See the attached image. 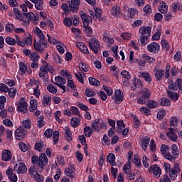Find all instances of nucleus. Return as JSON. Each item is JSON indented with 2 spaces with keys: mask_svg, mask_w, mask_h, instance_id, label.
Returning a JSON list of instances; mask_svg holds the SVG:
<instances>
[{
  "mask_svg": "<svg viewBox=\"0 0 182 182\" xmlns=\"http://www.w3.org/2000/svg\"><path fill=\"white\" fill-rule=\"evenodd\" d=\"M29 58L31 62H39V54L36 52H32Z\"/></svg>",
  "mask_w": 182,
  "mask_h": 182,
  "instance_id": "37",
  "label": "nucleus"
},
{
  "mask_svg": "<svg viewBox=\"0 0 182 182\" xmlns=\"http://www.w3.org/2000/svg\"><path fill=\"white\" fill-rule=\"evenodd\" d=\"M121 75L124 79H127V80H130L132 78V75H130V73L126 70H122L121 72Z\"/></svg>",
  "mask_w": 182,
  "mask_h": 182,
  "instance_id": "57",
  "label": "nucleus"
},
{
  "mask_svg": "<svg viewBox=\"0 0 182 182\" xmlns=\"http://www.w3.org/2000/svg\"><path fill=\"white\" fill-rule=\"evenodd\" d=\"M49 161V159H48V157H46V155L45 154H41V156L38 157V162L36 165V170H38L39 173H42L43 171V168L45 166L48 164V162Z\"/></svg>",
  "mask_w": 182,
  "mask_h": 182,
  "instance_id": "1",
  "label": "nucleus"
},
{
  "mask_svg": "<svg viewBox=\"0 0 182 182\" xmlns=\"http://www.w3.org/2000/svg\"><path fill=\"white\" fill-rule=\"evenodd\" d=\"M17 110L21 113H28V103L25 97L20 98L19 101L16 102Z\"/></svg>",
  "mask_w": 182,
  "mask_h": 182,
  "instance_id": "2",
  "label": "nucleus"
},
{
  "mask_svg": "<svg viewBox=\"0 0 182 182\" xmlns=\"http://www.w3.org/2000/svg\"><path fill=\"white\" fill-rule=\"evenodd\" d=\"M33 46L35 50H37V52H40L41 53H43V50H45L44 48H47L48 44L46 43H42L41 41H35Z\"/></svg>",
  "mask_w": 182,
  "mask_h": 182,
  "instance_id": "11",
  "label": "nucleus"
},
{
  "mask_svg": "<svg viewBox=\"0 0 182 182\" xmlns=\"http://www.w3.org/2000/svg\"><path fill=\"white\" fill-rule=\"evenodd\" d=\"M54 85L57 86H62V85H66V80L60 76H57L55 77Z\"/></svg>",
  "mask_w": 182,
  "mask_h": 182,
  "instance_id": "25",
  "label": "nucleus"
},
{
  "mask_svg": "<svg viewBox=\"0 0 182 182\" xmlns=\"http://www.w3.org/2000/svg\"><path fill=\"white\" fill-rule=\"evenodd\" d=\"M169 132L166 134L167 137L170 139V140H172V141H177V134L174 133V129L173 128H168Z\"/></svg>",
  "mask_w": 182,
  "mask_h": 182,
  "instance_id": "20",
  "label": "nucleus"
},
{
  "mask_svg": "<svg viewBox=\"0 0 182 182\" xmlns=\"http://www.w3.org/2000/svg\"><path fill=\"white\" fill-rule=\"evenodd\" d=\"M132 83L135 87H138L139 89H140V87H143V82H141V80L139 79H134Z\"/></svg>",
  "mask_w": 182,
  "mask_h": 182,
  "instance_id": "47",
  "label": "nucleus"
},
{
  "mask_svg": "<svg viewBox=\"0 0 182 182\" xmlns=\"http://www.w3.org/2000/svg\"><path fill=\"white\" fill-rule=\"evenodd\" d=\"M168 10V6H167V4L162 1L160 4V6L159 7V11L161 12V14H167V11Z\"/></svg>",
  "mask_w": 182,
  "mask_h": 182,
  "instance_id": "28",
  "label": "nucleus"
},
{
  "mask_svg": "<svg viewBox=\"0 0 182 182\" xmlns=\"http://www.w3.org/2000/svg\"><path fill=\"white\" fill-rule=\"evenodd\" d=\"M6 174L8 176L10 181H18V176H16V174L14 173V169H12V167H9V168L6 171Z\"/></svg>",
  "mask_w": 182,
  "mask_h": 182,
  "instance_id": "14",
  "label": "nucleus"
},
{
  "mask_svg": "<svg viewBox=\"0 0 182 182\" xmlns=\"http://www.w3.org/2000/svg\"><path fill=\"white\" fill-rule=\"evenodd\" d=\"M23 16H26V19H28L30 22L32 21L33 23L37 25L39 23V17H36L33 12H29L28 14H23Z\"/></svg>",
  "mask_w": 182,
  "mask_h": 182,
  "instance_id": "12",
  "label": "nucleus"
},
{
  "mask_svg": "<svg viewBox=\"0 0 182 182\" xmlns=\"http://www.w3.org/2000/svg\"><path fill=\"white\" fill-rule=\"evenodd\" d=\"M8 93H9V97H11V99H15V96H16V93H18V90H16V88L11 87L9 89Z\"/></svg>",
  "mask_w": 182,
  "mask_h": 182,
  "instance_id": "34",
  "label": "nucleus"
},
{
  "mask_svg": "<svg viewBox=\"0 0 182 182\" xmlns=\"http://www.w3.org/2000/svg\"><path fill=\"white\" fill-rule=\"evenodd\" d=\"M18 146H19L21 151H23L24 153H25V151H27L28 149H31V146L26 145V144H25L22 141L18 143Z\"/></svg>",
  "mask_w": 182,
  "mask_h": 182,
  "instance_id": "38",
  "label": "nucleus"
},
{
  "mask_svg": "<svg viewBox=\"0 0 182 182\" xmlns=\"http://www.w3.org/2000/svg\"><path fill=\"white\" fill-rule=\"evenodd\" d=\"M38 171H38V169H35L33 168H29V173L32 174V176H33L35 180L37 182H43V177L41 176V174H38Z\"/></svg>",
  "mask_w": 182,
  "mask_h": 182,
  "instance_id": "13",
  "label": "nucleus"
},
{
  "mask_svg": "<svg viewBox=\"0 0 182 182\" xmlns=\"http://www.w3.org/2000/svg\"><path fill=\"white\" fill-rule=\"evenodd\" d=\"M45 117H43V116H40L38 118V121H37V124L38 127H43V126H45V122H44Z\"/></svg>",
  "mask_w": 182,
  "mask_h": 182,
  "instance_id": "52",
  "label": "nucleus"
},
{
  "mask_svg": "<svg viewBox=\"0 0 182 182\" xmlns=\"http://www.w3.org/2000/svg\"><path fill=\"white\" fill-rule=\"evenodd\" d=\"M149 143H150V137L144 136L141 141V147L144 151L147 150V147L149 146Z\"/></svg>",
  "mask_w": 182,
  "mask_h": 182,
  "instance_id": "21",
  "label": "nucleus"
},
{
  "mask_svg": "<svg viewBox=\"0 0 182 182\" xmlns=\"http://www.w3.org/2000/svg\"><path fill=\"white\" fill-rule=\"evenodd\" d=\"M84 133L86 137H90V136H92V133H93V131L92 130V128H90V127L87 126L84 128Z\"/></svg>",
  "mask_w": 182,
  "mask_h": 182,
  "instance_id": "46",
  "label": "nucleus"
},
{
  "mask_svg": "<svg viewBox=\"0 0 182 182\" xmlns=\"http://www.w3.org/2000/svg\"><path fill=\"white\" fill-rule=\"evenodd\" d=\"M154 75L156 79V80H161L163 79V77L164 76V70H157L154 69Z\"/></svg>",
  "mask_w": 182,
  "mask_h": 182,
  "instance_id": "24",
  "label": "nucleus"
},
{
  "mask_svg": "<svg viewBox=\"0 0 182 182\" xmlns=\"http://www.w3.org/2000/svg\"><path fill=\"white\" fill-rule=\"evenodd\" d=\"M5 103H6V97L0 96V110L5 107Z\"/></svg>",
  "mask_w": 182,
  "mask_h": 182,
  "instance_id": "54",
  "label": "nucleus"
},
{
  "mask_svg": "<svg viewBox=\"0 0 182 182\" xmlns=\"http://www.w3.org/2000/svg\"><path fill=\"white\" fill-rule=\"evenodd\" d=\"M71 126L74 128L77 127L80 124V119L77 117H73L70 120Z\"/></svg>",
  "mask_w": 182,
  "mask_h": 182,
  "instance_id": "36",
  "label": "nucleus"
},
{
  "mask_svg": "<svg viewBox=\"0 0 182 182\" xmlns=\"http://www.w3.org/2000/svg\"><path fill=\"white\" fill-rule=\"evenodd\" d=\"M6 43H7V45H10L11 46H14V45L16 43V41L14 38L8 36L6 38Z\"/></svg>",
  "mask_w": 182,
  "mask_h": 182,
  "instance_id": "44",
  "label": "nucleus"
},
{
  "mask_svg": "<svg viewBox=\"0 0 182 182\" xmlns=\"http://www.w3.org/2000/svg\"><path fill=\"white\" fill-rule=\"evenodd\" d=\"M105 126V124L102 119H95L92 124V128L97 132H100V129H103Z\"/></svg>",
  "mask_w": 182,
  "mask_h": 182,
  "instance_id": "8",
  "label": "nucleus"
},
{
  "mask_svg": "<svg viewBox=\"0 0 182 182\" xmlns=\"http://www.w3.org/2000/svg\"><path fill=\"white\" fill-rule=\"evenodd\" d=\"M168 146L163 144L161 147V152L164 156L165 159H166V160H167V158L166 156H167V154H170V152H168Z\"/></svg>",
  "mask_w": 182,
  "mask_h": 182,
  "instance_id": "39",
  "label": "nucleus"
},
{
  "mask_svg": "<svg viewBox=\"0 0 182 182\" xmlns=\"http://www.w3.org/2000/svg\"><path fill=\"white\" fill-rule=\"evenodd\" d=\"M75 76L77 79L78 82H80V83H82V85L85 83V81H83V76H85L84 73H75Z\"/></svg>",
  "mask_w": 182,
  "mask_h": 182,
  "instance_id": "40",
  "label": "nucleus"
},
{
  "mask_svg": "<svg viewBox=\"0 0 182 182\" xmlns=\"http://www.w3.org/2000/svg\"><path fill=\"white\" fill-rule=\"evenodd\" d=\"M161 45L164 50H168L170 49V45H168V43L166 40H162Z\"/></svg>",
  "mask_w": 182,
  "mask_h": 182,
  "instance_id": "61",
  "label": "nucleus"
},
{
  "mask_svg": "<svg viewBox=\"0 0 182 182\" xmlns=\"http://www.w3.org/2000/svg\"><path fill=\"white\" fill-rule=\"evenodd\" d=\"M70 112H72V113L74 114V116H78V117H81L80 111H79V109L77 107H71Z\"/></svg>",
  "mask_w": 182,
  "mask_h": 182,
  "instance_id": "48",
  "label": "nucleus"
},
{
  "mask_svg": "<svg viewBox=\"0 0 182 182\" xmlns=\"http://www.w3.org/2000/svg\"><path fill=\"white\" fill-rule=\"evenodd\" d=\"M22 125L25 129H31V119H26L23 121Z\"/></svg>",
  "mask_w": 182,
  "mask_h": 182,
  "instance_id": "63",
  "label": "nucleus"
},
{
  "mask_svg": "<svg viewBox=\"0 0 182 182\" xmlns=\"http://www.w3.org/2000/svg\"><path fill=\"white\" fill-rule=\"evenodd\" d=\"M25 134H26V132H25V129L22 127H18L15 131L16 140H23L25 139Z\"/></svg>",
  "mask_w": 182,
  "mask_h": 182,
  "instance_id": "10",
  "label": "nucleus"
},
{
  "mask_svg": "<svg viewBox=\"0 0 182 182\" xmlns=\"http://www.w3.org/2000/svg\"><path fill=\"white\" fill-rule=\"evenodd\" d=\"M139 33L142 35V36L150 37L151 35V28L150 27H141L139 29Z\"/></svg>",
  "mask_w": 182,
  "mask_h": 182,
  "instance_id": "18",
  "label": "nucleus"
},
{
  "mask_svg": "<svg viewBox=\"0 0 182 182\" xmlns=\"http://www.w3.org/2000/svg\"><path fill=\"white\" fill-rule=\"evenodd\" d=\"M65 174L67 177L70 178H75V171L70 168H66L64 171Z\"/></svg>",
  "mask_w": 182,
  "mask_h": 182,
  "instance_id": "30",
  "label": "nucleus"
},
{
  "mask_svg": "<svg viewBox=\"0 0 182 182\" xmlns=\"http://www.w3.org/2000/svg\"><path fill=\"white\" fill-rule=\"evenodd\" d=\"M83 28L85 29V32L87 35V36H92V33H93V31L92 30V28H90V26H84Z\"/></svg>",
  "mask_w": 182,
  "mask_h": 182,
  "instance_id": "60",
  "label": "nucleus"
},
{
  "mask_svg": "<svg viewBox=\"0 0 182 182\" xmlns=\"http://www.w3.org/2000/svg\"><path fill=\"white\" fill-rule=\"evenodd\" d=\"M180 164L178 163H174L173 168H172L168 172L171 179L176 180L177 178V175L180 173Z\"/></svg>",
  "mask_w": 182,
  "mask_h": 182,
  "instance_id": "5",
  "label": "nucleus"
},
{
  "mask_svg": "<svg viewBox=\"0 0 182 182\" xmlns=\"http://www.w3.org/2000/svg\"><path fill=\"white\" fill-rule=\"evenodd\" d=\"M53 139L54 144H57L59 141V132L55 131L53 134Z\"/></svg>",
  "mask_w": 182,
  "mask_h": 182,
  "instance_id": "56",
  "label": "nucleus"
},
{
  "mask_svg": "<svg viewBox=\"0 0 182 182\" xmlns=\"http://www.w3.org/2000/svg\"><path fill=\"white\" fill-rule=\"evenodd\" d=\"M52 102V97L48 95H45L43 97L42 105L44 107L49 106Z\"/></svg>",
  "mask_w": 182,
  "mask_h": 182,
  "instance_id": "22",
  "label": "nucleus"
},
{
  "mask_svg": "<svg viewBox=\"0 0 182 182\" xmlns=\"http://www.w3.org/2000/svg\"><path fill=\"white\" fill-rule=\"evenodd\" d=\"M171 153L173 156H172L171 154H166L167 160H169L170 161H174L176 159H178V147L176 144L172 145V151Z\"/></svg>",
  "mask_w": 182,
  "mask_h": 182,
  "instance_id": "4",
  "label": "nucleus"
},
{
  "mask_svg": "<svg viewBox=\"0 0 182 182\" xmlns=\"http://www.w3.org/2000/svg\"><path fill=\"white\" fill-rule=\"evenodd\" d=\"M47 90H48V92H50V93H53V95L58 93V88L54 87L52 85H48L47 86Z\"/></svg>",
  "mask_w": 182,
  "mask_h": 182,
  "instance_id": "51",
  "label": "nucleus"
},
{
  "mask_svg": "<svg viewBox=\"0 0 182 182\" xmlns=\"http://www.w3.org/2000/svg\"><path fill=\"white\" fill-rule=\"evenodd\" d=\"M159 106V103L153 100H149L147 103L149 109H156Z\"/></svg>",
  "mask_w": 182,
  "mask_h": 182,
  "instance_id": "32",
  "label": "nucleus"
},
{
  "mask_svg": "<svg viewBox=\"0 0 182 182\" xmlns=\"http://www.w3.org/2000/svg\"><path fill=\"white\" fill-rule=\"evenodd\" d=\"M140 94L141 95V97L145 99H149L150 96H151V91L147 88H144L140 91Z\"/></svg>",
  "mask_w": 182,
  "mask_h": 182,
  "instance_id": "26",
  "label": "nucleus"
},
{
  "mask_svg": "<svg viewBox=\"0 0 182 182\" xmlns=\"http://www.w3.org/2000/svg\"><path fill=\"white\" fill-rule=\"evenodd\" d=\"M79 5H80V0H71L68 8L73 14H75L79 11Z\"/></svg>",
  "mask_w": 182,
  "mask_h": 182,
  "instance_id": "9",
  "label": "nucleus"
},
{
  "mask_svg": "<svg viewBox=\"0 0 182 182\" xmlns=\"http://www.w3.org/2000/svg\"><path fill=\"white\" fill-rule=\"evenodd\" d=\"M167 95H168V97L172 100H174V102H177V100H178V94H177V92L168 90Z\"/></svg>",
  "mask_w": 182,
  "mask_h": 182,
  "instance_id": "29",
  "label": "nucleus"
},
{
  "mask_svg": "<svg viewBox=\"0 0 182 182\" xmlns=\"http://www.w3.org/2000/svg\"><path fill=\"white\" fill-rule=\"evenodd\" d=\"M141 76L146 80V82H151V76L147 72L141 73Z\"/></svg>",
  "mask_w": 182,
  "mask_h": 182,
  "instance_id": "49",
  "label": "nucleus"
},
{
  "mask_svg": "<svg viewBox=\"0 0 182 182\" xmlns=\"http://www.w3.org/2000/svg\"><path fill=\"white\" fill-rule=\"evenodd\" d=\"M148 50L152 53H157L160 50V45L156 42H153L148 46Z\"/></svg>",
  "mask_w": 182,
  "mask_h": 182,
  "instance_id": "16",
  "label": "nucleus"
},
{
  "mask_svg": "<svg viewBox=\"0 0 182 182\" xmlns=\"http://www.w3.org/2000/svg\"><path fill=\"white\" fill-rule=\"evenodd\" d=\"M45 146V143L42 141L36 143L35 144V150L38 151H43V146Z\"/></svg>",
  "mask_w": 182,
  "mask_h": 182,
  "instance_id": "33",
  "label": "nucleus"
},
{
  "mask_svg": "<svg viewBox=\"0 0 182 182\" xmlns=\"http://www.w3.org/2000/svg\"><path fill=\"white\" fill-rule=\"evenodd\" d=\"M88 45L91 50H92L95 55H97L99 50H100V43H99V41L96 38H91L90 39Z\"/></svg>",
  "mask_w": 182,
  "mask_h": 182,
  "instance_id": "3",
  "label": "nucleus"
},
{
  "mask_svg": "<svg viewBox=\"0 0 182 182\" xmlns=\"http://www.w3.org/2000/svg\"><path fill=\"white\" fill-rule=\"evenodd\" d=\"M176 85L178 87V93H182V79L178 78L176 80Z\"/></svg>",
  "mask_w": 182,
  "mask_h": 182,
  "instance_id": "64",
  "label": "nucleus"
},
{
  "mask_svg": "<svg viewBox=\"0 0 182 182\" xmlns=\"http://www.w3.org/2000/svg\"><path fill=\"white\" fill-rule=\"evenodd\" d=\"M115 97H114V102L117 105H120L122 102H123V92L120 90H117L115 91Z\"/></svg>",
  "mask_w": 182,
  "mask_h": 182,
  "instance_id": "15",
  "label": "nucleus"
},
{
  "mask_svg": "<svg viewBox=\"0 0 182 182\" xmlns=\"http://www.w3.org/2000/svg\"><path fill=\"white\" fill-rule=\"evenodd\" d=\"M65 137L67 140V141H72V132H70V129H65Z\"/></svg>",
  "mask_w": 182,
  "mask_h": 182,
  "instance_id": "43",
  "label": "nucleus"
},
{
  "mask_svg": "<svg viewBox=\"0 0 182 182\" xmlns=\"http://www.w3.org/2000/svg\"><path fill=\"white\" fill-rule=\"evenodd\" d=\"M43 65H41L40 70L44 73H48V63H46L45 60H43Z\"/></svg>",
  "mask_w": 182,
  "mask_h": 182,
  "instance_id": "62",
  "label": "nucleus"
},
{
  "mask_svg": "<svg viewBox=\"0 0 182 182\" xmlns=\"http://www.w3.org/2000/svg\"><path fill=\"white\" fill-rule=\"evenodd\" d=\"M79 68L82 72H88L89 71V65H87L85 63H80Z\"/></svg>",
  "mask_w": 182,
  "mask_h": 182,
  "instance_id": "45",
  "label": "nucleus"
},
{
  "mask_svg": "<svg viewBox=\"0 0 182 182\" xmlns=\"http://www.w3.org/2000/svg\"><path fill=\"white\" fill-rule=\"evenodd\" d=\"M161 106H170L171 105V101L168 100V98H162L161 100Z\"/></svg>",
  "mask_w": 182,
  "mask_h": 182,
  "instance_id": "53",
  "label": "nucleus"
},
{
  "mask_svg": "<svg viewBox=\"0 0 182 182\" xmlns=\"http://www.w3.org/2000/svg\"><path fill=\"white\" fill-rule=\"evenodd\" d=\"M19 68L21 72V75L25 74V72H26L28 68L26 67V65H25V63L21 62L19 63Z\"/></svg>",
  "mask_w": 182,
  "mask_h": 182,
  "instance_id": "55",
  "label": "nucleus"
},
{
  "mask_svg": "<svg viewBox=\"0 0 182 182\" xmlns=\"http://www.w3.org/2000/svg\"><path fill=\"white\" fill-rule=\"evenodd\" d=\"M36 32H37V35L39 38L38 41L41 42L43 43L48 44V41H46V37H45V35H43V32H42L41 30L39 29V28H36Z\"/></svg>",
  "mask_w": 182,
  "mask_h": 182,
  "instance_id": "19",
  "label": "nucleus"
},
{
  "mask_svg": "<svg viewBox=\"0 0 182 182\" xmlns=\"http://www.w3.org/2000/svg\"><path fill=\"white\" fill-rule=\"evenodd\" d=\"M28 168H26V165L24 163L20 162L14 167V171H16L17 174H23V173H26Z\"/></svg>",
  "mask_w": 182,
  "mask_h": 182,
  "instance_id": "6",
  "label": "nucleus"
},
{
  "mask_svg": "<svg viewBox=\"0 0 182 182\" xmlns=\"http://www.w3.org/2000/svg\"><path fill=\"white\" fill-rule=\"evenodd\" d=\"M151 174H153L156 178H159L160 176H161V168L157 164H154L151 166L149 170Z\"/></svg>",
  "mask_w": 182,
  "mask_h": 182,
  "instance_id": "7",
  "label": "nucleus"
},
{
  "mask_svg": "<svg viewBox=\"0 0 182 182\" xmlns=\"http://www.w3.org/2000/svg\"><path fill=\"white\" fill-rule=\"evenodd\" d=\"M85 96H87V97H92V96H96V92L90 88H86Z\"/></svg>",
  "mask_w": 182,
  "mask_h": 182,
  "instance_id": "42",
  "label": "nucleus"
},
{
  "mask_svg": "<svg viewBox=\"0 0 182 182\" xmlns=\"http://www.w3.org/2000/svg\"><path fill=\"white\" fill-rule=\"evenodd\" d=\"M1 159L2 160H4V161H9V160L12 159V154H11V151H3Z\"/></svg>",
  "mask_w": 182,
  "mask_h": 182,
  "instance_id": "23",
  "label": "nucleus"
},
{
  "mask_svg": "<svg viewBox=\"0 0 182 182\" xmlns=\"http://www.w3.org/2000/svg\"><path fill=\"white\" fill-rule=\"evenodd\" d=\"M80 15L82 21L83 26H89L90 23V18H89L90 17L87 16V15H86L83 11H80Z\"/></svg>",
  "mask_w": 182,
  "mask_h": 182,
  "instance_id": "17",
  "label": "nucleus"
},
{
  "mask_svg": "<svg viewBox=\"0 0 182 182\" xmlns=\"http://www.w3.org/2000/svg\"><path fill=\"white\" fill-rule=\"evenodd\" d=\"M38 107V101L36 100H31L30 101V112H33V110H36Z\"/></svg>",
  "mask_w": 182,
  "mask_h": 182,
  "instance_id": "35",
  "label": "nucleus"
},
{
  "mask_svg": "<svg viewBox=\"0 0 182 182\" xmlns=\"http://www.w3.org/2000/svg\"><path fill=\"white\" fill-rule=\"evenodd\" d=\"M138 12L139 11H137V9L131 8L129 9L128 14H129L130 18H134V16H136V15H137Z\"/></svg>",
  "mask_w": 182,
  "mask_h": 182,
  "instance_id": "59",
  "label": "nucleus"
},
{
  "mask_svg": "<svg viewBox=\"0 0 182 182\" xmlns=\"http://www.w3.org/2000/svg\"><path fill=\"white\" fill-rule=\"evenodd\" d=\"M112 15H114V16H122V13L120 12V7L118 6H114V7H112Z\"/></svg>",
  "mask_w": 182,
  "mask_h": 182,
  "instance_id": "31",
  "label": "nucleus"
},
{
  "mask_svg": "<svg viewBox=\"0 0 182 182\" xmlns=\"http://www.w3.org/2000/svg\"><path fill=\"white\" fill-rule=\"evenodd\" d=\"M107 160L111 164V166H116V156L114 154H109L107 156Z\"/></svg>",
  "mask_w": 182,
  "mask_h": 182,
  "instance_id": "27",
  "label": "nucleus"
},
{
  "mask_svg": "<svg viewBox=\"0 0 182 182\" xmlns=\"http://www.w3.org/2000/svg\"><path fill=\"white\" fill-rule=\"evenodd\" d=\"M35 8L38 11H42L43 9V0H38L35 3Z\"/></svg>",
  "mask_w": 182,
  "mask_h": 182,
  "instance_id": "41",
  "label": "nucleus"
},
{
  "mask_svg": "<svg viewBox=\"0 0 182 182\" xmlns=\"http://www.w3.org/2000/svg\"><path fill=\"white\" fill-rule=\"evenodd\" d=\"M89 82L92 86H100V81H99L92 77H89Z\"/></svg>",
  "mask_w": 182,
  "mask_h": 182,
  "instance_id": "50",
  "label": "nucleus"
},
{
  "mask_svg": "<svg viewBox=\"0 0 182 182\" xmlns=\"http://www.w3.org/2000/svg\"><path fill=\"white\" fill-rule=\"evenodd\" d=\"M178 124V119H177V117H172L170 119V126H173V127H176Z\"/></svg>",
  "mask_w": 182,
  "mask_h": 182,
  "instance_id": "58",
  "label": "nucleus"
}]
</instances>
